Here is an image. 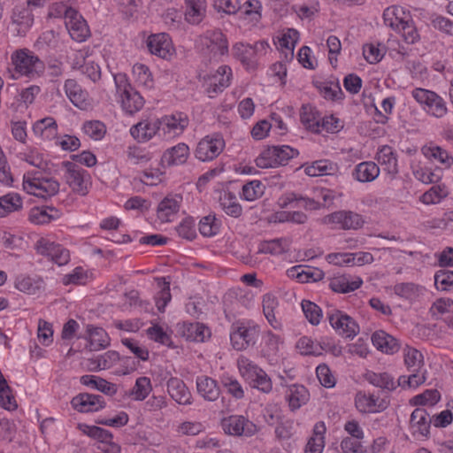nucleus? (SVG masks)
<instances>
[{"mask_svg": "<svg viewBox=\"0 0 453 453\" xmlns=\"http://www.w3.org/2000/svg\"><path fill=\"white\" fill-rule=\"evenodd\" d=\"M170 396L179 404H190L191 393L183 380L171 377L166 383Z\"/></svg>", "mask_w": 453, "mask_h": 453, "instance_id": "nucleus-16", "label": "nucleus"}, {"mask_svg": "<svg viewBox=\"0 0 453 453\" xmlns=\"http://www.w3.org/2000/svg\"><path fill=\"white\" fill-rule=\"evenodd\" d=\"M410 19V14L406 13L403 7L391 6L383 12V19L386 26L395 30H400V27Z\"/></svg>", "mask_w": 453, "mask_h": 453, "instance_id": "nucleus-26", "label": "nucleus"}, {"mask_svg": "<svg viewBox=\"0 0 453 453\" xmlns=\"http://www.w3.org/2000/svg\"><path fill=\"white\" fill-rule=\"evenodd\" d=\"M179 333L188 342H202L210 336L209 328L198 322L183 323L179 328Z\"/></svg>", "mask_w": 453, "mask_h": 453, "instance_id": "nucleus-19", "label": "nucleus"}, {"mask_svg": "<svg viewBox=\"0 0 453 453\" xmlns=\"http://www.w3.org/2000/svg\"><path fill=\"white\" fill-rule=\"evenodd\" d=\"M326 314L330 325L339 334L352 339L359 333L357 323L346 313L333 309L326 311Z\"/></svg>", "mask_w": 453, "mask_h": 453, "instance_id": "nucleus-5", "label": "nucleus"}, {"mask_svg": "<svg viewBox=\"0 0 453 453\" xmlns=\"http://www.w3.org/2000/svg\"><path fill=\"white\" fill-rule=\"evenodd\" d=\"M238 368L242 377L250 384L262 372V369L246 357L238 359Z\"/></svg>", "mask_w": 453, "mask_h": 453, "instance_id": "nucleus-46", "label": "nucleus"}, {"mask_svg": "<svg viewBox=\"0 0 453 453\" xmlns=\"http://www.w3.org/2000/svg\"><path fill=\"white\" fill-rule=\"evenodd\" d=\"M34 23V15L29 7L16 6L12 14V31L19 36H24Z\"/></svg>", "mask_w": 453, "mask_h": 453, "instance_id": "nucleus-12", "label": "nucleus"}, {"mask_svg": "<svg viewBox=\"0 0 453 453\" xmlns=\"http://www.w3.org/2000/svg\"><path fill=\"white\" fill-rule=\"evenodd\" d=\"M151 390L152 385L150 378L142 376L136 379L134 386L127 395L134 401H143Z\"/></svg>", "mask_w": 453, "mask_h": 453, "instance_id": "nucleus-38", "label": "nucleus"}, {"mask_svg": "<svg viewBox=\"0 0 453 453\" xmlns=\"http://www.w3.org/2000/svg\"><path fill=\"white\" fill-rule=\"evenodd\" d=\"M65 90L67 97L76 107L82 108L86 105L87 93L82 90L75 80H66Z\"/></svg>", "mask_w": 453, "mask_h": 453, "instance_id": "nucleus-33", "label": "nucleus"}, {"mask_svg": "<svg viewBox=\"0 0 453 453\" xmlns=\"http://www.w3.org/2000/svg\"><path fill=\"white\" fill-rule=\"evenodd\" d=\"M305 173L309 176H322V175H334L338 172L336 164L326 160L321 159L313 162L311 165L305 167Z\"/></svg>", "mask_w": 453, "mask_h": 453, "instance_id": "nucleus-31", "label": "nucleus"}, {"mask_svg": "<svg viewBox=\"0 0 453 453\" xmlns=\"http://www.w3.org/2000/svg\"><path fill=\"white\" fill-rule=\"evenodd\" d=\"M434 285L438 290L448 291L453 288V271L439 270L434 275Z\"/></svg>", "mask_w": 453, "mask_h": 453, "instance_id": "nucleus-54", "label": "nucleus"}, {"mask_svg": "<svg viewBox=\"0 0 453 453\" xmlns=\"http://www.w3.org/2000/svg\"><path fill=\"white\" fill-rule=\"evenodd\" d=\"M278 306L277 298L272 294H266L263 298V311L267 319L268 322L274 328L279 326V323L276 320L274 311Z\"/></svg>", "mask_w": 453, "mask_h": 453, "instance_id": "nucleus-48", "label": "nucleus"}, {"mask_svg": "<svg viewBox=\"0 0 453 453\" xmlns=\"http://www.w3.org/2000/svg\"><path fill=\"white\" fill-rule=\"evenodd\" d=\"M414 176L425 184L437 183L441 179V169L432 171L427 168H420L414 171Z\"/></svg>", "mask_w": 453, "mask_h": 453, "instance_id": "nucleus-57", "label": "nucleus"}, {"mask_svg": "<svg viewBox=\"0 0 453 453\" xmlns=\"http://www.w3.org/2000/svg\"><path fill=\"white\" fill-rule=\"evenodd\" d=\"M23 188L31 195L47 199L58 193L59 182L52 178L43 177L39 171H34L24 176Z\"/></svg>", "mask_w": 453, "mask_h": 453, "instance_id": "nucleus-1", "label": "nucleus"}, {"mask_svg": "<svg viewBox=\"0 0 453 453\" xmlns=\"http://www.w3.org/2000/svg\"><path fill=\"white\" fill-rule=\"evenodd\" d=\"M297 348L301 349L302 354L319 356L322 354L324 348L319 342H314L311 338L302 337L297 342Z\"/></svg>", "mask_w": 453, "mask_h": 453, "instance_id": "nucleus-55", "label": "nucleus"}, {"mask_svg": "<svg viewBox=\"0 0 453 453\" xmlns=\"http://www.w3.org/2000/svg\"><path fill=\"white\" fill-rule=\"evenodd\" d=\"M206 46L216 56H223L228 52L227 40L221 31H208Z\"/></svg>", "mask_w": 453, "mask_h": 453, "instance_id": "nucleus-23", "label": "nucleus"}, {"mask_svg": "<svg viewBox=\"0 0 453 453\" xmlns=\"http://www.w3.org/2000/svg\"><path fill=\"white\" fill-rule=\"evenodd\" d=\"M189 155V148L185 143H179L167 150L162 156V163H166L167 165H182L184 164Z\"/></svg>", "mask_w": 453, "mask_h": 453, "instance_id": "nucleus-24", "label": "nucleus"}, {"mask_svg": "<svg viewBox=\"0 0 453 453\" xmlns=\"http://www.w3.org/2000/svg\"><path fill=\"white\" fill-rule=\"evenodd\" d=\"M288 250L289 241L288 239L279 238L263 242L258 252L272 255H281Z\"/></svg>", "mask_w": 453, "mask_h": 453, "instance_id": "nucleus-40", "label": "nucleus"}, {"mask_svg": "<svg viewBox=\"0 0 453 453\" xmlns=\"http://www.w3.org/2000/svg\"><path fill=\"white\" fill-rule=\"evenodd\" d=\"M221 383L227 392L236 399L244 397V390L239 381L233 377L224 376L221 379Z\"/></svg>", "mask_w": 453, "mask_h": 453, "instance_id": "nucleus-62", "label": "nucleus"}, {"mask_svg": "<svg viewBox=\"0 0 453 453\" xmlns=\"http://www.w3.org/2000/svg\"><path fill=\"white\" fill-rule=\"evenodd\" d=\"M365 378L369 383L375 387L388 390H394L396 388L394 378L387 372L375 373L369 372L365 373Z\"/></svg>", "mask_w": 453, "mask_h": 453, "instance_id": "nucleus-43", "label": "nucleus"}, {"mask_svg": "<svg viewBox=\"0 0 453 453\" xmlns=\"http://www.w3.org/2000/svg\"><path fill=\"white\" fill-rule=\"evenodd\" d=\"M224 432L234 436H252L257 432V426L242 415H232L221 420Z\"/></svg>", "mask_w": 453, "mask_h": 453, "instance_id": "nucleus-6", "label": "nucleus"}, {"mask_svg": "<svg viewBox=\"0 0 453 453\" xmlns=\"http://www.w3.org/2000/svg\"><path fill=\"white\" fill-rule=\"evenodd\" d=\"M176 230L180 236L188 241H192L196 237L195 220L191 217L184 219Z\"/></svg>", "mask_w": 453, "mask_h": 453, "instance_id": "nucleus-60", "label": "nucleus"}, {"mask_svg": "<svg viewBox=\"0 0 453 453\" xmlns=\"http://www.w3.org/2000/svg\"><path fill=\"white\" fill-rule=\"evenodd\" d=\"M362 282L361 279L349 281L347 277L340 276L331 280L329 287L336 293H349L357 289L361 286Z\"/></svg>", "mask_w": 453, "mask_h": 453, "instance_id": "nucleus-41", "label": "nucleus"}, {"mask_svg": "<svg viewBox=\"0 0 453 453\" xmlns=\"http://www.w3.org/2000/svg\"><path fill=\"white\" fill-rule=\"evenodd\" d=\"M238 368L242 377L250 384L262 372V369L246 357L238 359Z\"/></svg>", "mask_w": 453, "mask_h": 453, "instance_id": "nucleus-45", "label": "nucleus"}, {"mask_svg": "<svg viewBox=\"0 0 453 453\" xmlns=\"http://www.w3.org/2000/svg\"><path fill=\"white\" fill-rule=\"evenodd\" d=\"M84 132L94 140H100L105 134V126L98 120L88 121L83 126Z\"/></svg>", "mask_w": 453, "mask_h": 453, "instance_id": "nucleus-61", "label": "nucleus"}, {"mask_svg": "<svg viewBox=\"0 0 453 453\" xmlns=\"http://www.w3.org/2000/svg\"><path fill=\"white\" fill-rule=\"evenodd\" d=\"M426 106L427 107V112L431 113L435 118H442L448 111L445 101L435 92Z\"/></svg>", "mask_w": 453, "mask_h": 453, "instance_id": "nucleus-53", "label": "nucleus"}, {"mask_svg": "<svg viewBox=\"0 0 453 453\" xmlns=\"http://www.w3.org/2000/svg\"><path fill=\"white\" fill-rule=\"evenodd\" d=\"M147 47L151 54L161 58H168L172 56L173 47L168 35L165 33L152 35L148 37Z\"/></svg>", "mask_w": 453, "mask_h": 453, "instance_id": "nucleus-15", "label": "nucleus"}, {"mask_svg": "<svg viewBox=\"0 0 453 453\" xmlns=\"http://www.w3.org/2000/svg\"><path fill=\"white\" fill-rule=\"evenodd\" d=\"M160 128L159 119L152 122L140 121L130 129L131 135L138 142H147L151 139Z\"/></svg>", "mask_w": 453, "mask_h": 453, "instance_id": "nucleus-21", "label": "nucleus"}, {"mask_svg": "<svg viewBox=\"0 0 453 453\" xmlns=\"http://www.w3.org/2000/svg\"><path fill=\"white\" fill-rule=\"evenodd\" d=\"M62 165L66 170L65 175L66 183L73 192L85 196L88 193L85 180L87 171L73 162L65 161Z\"/></svg>", "mask_w": 453, "mask_h": 453, "instance_id": "nucleus-9", "label": "nucleus"}, {"mask_svg": "<svg viewBox=\"0 0 453 453\" xmlns=\"http://www.w3.org/2000/svg\"><path fill=\"white\" fill-rule=\"evenodd\" d=\"M196 388L198 394L206 401L214 402L220 395V389L215 380L202 375L196 378Z\"/></svg>", "mask_w": 453, "mask_h": 453, "instance_id": "nucleus-18", "label": "nucleus"}, {"mask_svg": "<svg viewBox=\"0 0 453 453\" xmlns=\"http://www.w3.org/2000/svg\"><path fill=\"white\" fill-rule=\"evenodd\" d=\"M117 91L120 93L121 107L127 113L133 115L144 105V99L126 79V75L118 74L114 77Z\"/></svg>", "mask_w": 453, "mask_h": 453, "instance_id": "nucleus-3", "label": "nucleus"}, {"mask_svg": "<svg viewBox=\"0 0 453 453\" xmlns=\"http://www.w3.org/2000/svg\"><path fill=\"white\" fill-rule=\"evenodd\" d=\"M182 197L180 196H165L157 206V217L162 221H169L172 215L180 211Z\"/></svg>", "mask_w": 453, "mask_h": 453, "instance_id": "nucleus-27", "label": "nucleus"}, {"mask_svg": "<svg viewBox=\"0 0 453 453\" xmlns=\"http://www.w3.org/2000/svg\"><path fill=\"white\" fill-rule=\"evenodd\" d=\"M359 440L347 437L342 441L341 448L344 453H369Z\"/></svg>", "mask_w": 453, "mask_h": 453, "instance_id": "nucleus-64", "label": "nucleus"}, {"mask_svg": "<svg viewBox=\"0 0 453 453\" xmlns=\"http://www.w3.org/2000/svg\"><path fill=\"white\" fill-rule=\"evenodd\" d=\"M275 221L278 222H293L296 224H304L307 216L302 211H279L275 213Z\"/></svg>", "mask_w": 453, "mask_h": 453, "instance_id": "nucleus-59", "label": "nucleus"}, {"mask_svg": "<svg viewBox=\"0 0 453 453\" xmlns=\"http://www.w3.org/2000/svg\"><path fill=\"white\" fill-rule=\"evenodd\" d=\"M157 285L161 288L156 297V305L160 312L165 311V308L171 300L170 282L166 281L165 278H157Z\"/></svg>", "mask_w": 453, "mask_h": 453, "instance_id": "nucleus-50", "label": "nucleus"}, {"mask_svg": "<svg viewBox=\"0 0 453 453\" xmlns=\"http://www.w3.org/2000/svg\"><path fill=\"white\" fill-rule=\"evenodd\" d=\"M326 223H335L342 229H359L365 220L362 215L351 211H339L327 215L325 218Z\"/></svg>", "mask_w": 453, "mask_h": 453, "instance_id": "nucleus-13", "label": "nucleus"}, {"mask_svg": "<svg viewBox=\"0 0 453 453\" xmlns=\"http://www.w3.org/2000/svg\"><path fill=\"white\" fill-rule=\"evenodd\" d=\"M15 72L20 75L33 77L44 70L43 62L27 49L16 50L12 56Z\"/></svg>", "mask_w": 453, "mask_h": 453, "instance_id": "nucleus-4", "label": "nucleus"}, {"mask_svg": "<svg viewBox=\"0 0 453 453\" xmlns=\"http://www.w3.org/2000/svg\"><path fill=\"white\" fill-rule=\"evenodd\" d=\"M71 404L79 412L98 411L105 407L104 397L100 395L81 393L75 395Z\"/></svg>", "mask_w": 453, "mask_h": 453, "instance_id": "nucleus-14", "label": "nucleus"}, {"mask_svg": "<svg viewBox=\"0 0 453 453\" xmlns=\"http://www.w3.org/2000/svg\"><path fill=\"white\" fill-rule=\"evenodd\" d=\"M422 154L429 160L441 163L445 168L453 165V157L443 148L430 142L421 148Z\"/></svg>", "mask_w": 453, "mask_h": 453, "instance_id": "nucleus-22", "label": "nucleus"}, {"mask_svg": "<svg viewBox=\"0 0 453 453\" xmlns=\"http://www.w3.org/2000/svg\"><path fill=\"white\" fill-rule=\"evenodd\" d=\"M378 162L385 165V170L389 174H396L398 173L396 156L390 146H383L377 153Z\"/></svg>", "mask_w": 453, "mask_h": 453, "instance_id": "nucleus-35", "label": "nucleus"}, {"mask_svg": "<svg viewBox=\"0 0 453 453\" xmlns=\"http://www.w3.org/2000/svg\"><path fill=\"white\" fill-rule=\"evenodd\" d=\"M224 147L225 142L219 135L206 136L198 142L196 157L203 162L212 160L222 152Z\"/></svg>", "mask_w": 453, "mask_h": 453, "instance_id": "nucleus-10", "label": "nucleus"}, {"mask_svg": "<svg viewBox=\"0 0 453 453\" xmlns=\"http://www.w3.org/2000/svg\"><path fill=\"white\" fill-rule=\"evenodd\" d=\"M301 305L308 321L311 325H319L322 318V309L315 303L309 300H303Z\"/></svg>", "mask_w": 453, "mask_h": 453, "instance_id": "nucleus-51", "label": "nucleus"}, {"mask_svg": "<svg viewBox=\"0 0 453 453\" xmlns=\"http://www.w3.org/2000/svg\"><path fill=\"white\" fill-rule=\"evenodd\" d=\"M65 25L71 37L77 42H84L90 35L88 26L82 16L73 8L65 10Z\"/></svg>", "mask_w": 453, "mask_h": 453, "instance_id": "nucleus-7", "label": "nucleus"}, {"mask_svg": "<svg viewBox=\"0 0 453 453\" xmlns=\"http://www.w3.org/2000/svg\"><path fill=\"white\" fill-rule=\"evenodd\" d=\"M263 185L259 180H252L242 187V196L247 201H253L263 195Z\"/></svg>", "mask_w": 453, "mask_h": 453, "instance_id": "nucleus-63", "label": "nucleus"}, {"mask_svg": "<svg viewBox=\"0 0 453 453\" xmlns=\"http://www.w3.org/2000/svg\"><path fill=\"white\" fill-rule=\"evenodd\" d=\"M219 203L222 210L228 215L234 218H238L242 215V208L237 203L236 197L232 193H225L219 198Z\"/></svg>", "mask_w": 453, "mask_h": 453, "instance_id": "nucleus-44", "label": "nucleus"}, {"mask_svg": "<svg viewBox=\"0 0 453 453\" xmlns=\"http://www.w3.org/2000/svg\"><path fill=\"white\" fill-rule=\"evenodd\" d=\"M160 127L163 126L164 130L179 134L186 128L188 124V118L182 113H176L169 116H165L159 119Z\"/></svg>", "mask_w": 453, "mask_h": 453, "instance_id": "nucleus-28", "label": "nucleus"}, {"mask_svg": "<svg viewBox=\"0 0 453 453\" xmlns=\"http://www.w3.org/2000/svg\"><path fill=\"white\" fill-rule=\"evenodd\" d=\"M258 330L256 326H246L235 323L231 326L230 340L233 347L237 350H242L255 343Z\"/></svg>", "mask_w": 453, "mask_h": 453, "instance_id": "nucleus-8", "label": "nucleus"}, {"mask_svg": "<svg viewBox=\"0 0 453 453\" xmlns=\"http://www.w3.org/2000/svg\"><path fill=\"white\" fill-rule=\"evenodd\" d=\"M230 72L231 69L227 66L219 67L218 73L220 77L219 80L214 77L215 81L210 83V89L214 93H218L219 91H222L225 88L228 87L230 83Z\"/></svg>", "mask_w": 453, "mask_h": 453, "instance_id": "nucleus-56", "label": "nucleus"}, {"mask_svg": "<svg viewBox=\"0 0 453 453\" xmlns=\"http://www.w3.org/2000/svg\"><path fill=\"white\" fill-rule=\"evenodd\" d=\"M281 207H286L294 203L303 202V207L306 210H317L319 208V203L314 199L305 198L296 193H288L282 199Z\"/></svg>", "mask_w": 453, "mask_h": 453, "instance_id": "nucleus-52", "label": "nucleus"}, {"mask_svg": "<svg viewBox=\"0 0 453 453\" xmlns=\"http://www.w3.org/2000/svg\"><path fill=\"white\" fill-rule=\"evenodd\" d=\"M185 19L190 24H199L206 13V0H185Z\"/></svg>", "mask_w": 453, "mask_h": 453, "instance_id": "nucleus-25", "label": "nucleus"}, {"mask_svg": "<svg viewBox=\"0 0 453 453\" xmlns=\"http://www.w3.org/2000/svg\"><path fill=\"white\" fill-rule=\"evenodd\" d=\"M87 332L89 336V350L96 351L110 345V338L102 327L88 326Z\"/></svg>", "mask_w": 453, "mask_h": 453, "instance_id": "nucleus-30", "label": "nucleus"}, {"mask_svg": "<svg viewBox=\"0 0 453 453\" xmlns=\"http://www.w3.org/2000/svg\"><path fill=\"white\" fill-rule=\"evenodd\" d=\"M220 224L215 215L203 217L199 222V232L202 235L211 237L218 234Z\"/></svg>", "mask_w": 453, "mask_h": 453, "instance_id": "nucleus-49", "label": "nucleus"}, {"mask_svg": "<svg viewBox=\"0 0 453 453\" xmlns=\"http://www.w3.org/2000/svg\"><path fill=\"white\" fill-rule=\"evenodd\" d=\"M372 342L377 349L387 354H394L400 349L398 341L382 330L372 334Z\"/></svg>", "mask_w": 453, "mask_h": 453, "instance_id": "nucleus-20", "label": "nucleus"}, {"mask_svg": "<svg viewBox=\"0 0 453 453\" xmlns=\"http://www.w3.org/2000/svg\"><path fill=\"white\" fill-rule=\"evenodd\" d=\"M309 392L303 385H292L288 388L287 399L292 411L299 409L309 400Z\"/></svg>", "mask_w": 453, "mask_h": 453, "instance_id": "nucleus-32", "label": "nucleus"}, {"mask_svg": "<svg viewBox=\"0 0 453 453\" xmlns=\"http://www.w3.org/2000/svg\"><path fill=\"white\" fill-rule=\"evenodd\" d=\"M298 154V150L287 145L269 146L259 154L255 162L259 168H274L286 165Z\"/></svg>", "mask_w": 453, "mask_h": 453, "instance_id": "nucleus-2", "label": "nucleus"}, {"mask_svg": "<svg viewBox=\"0 0 453 453\" xmlns=\"http://www.w3.org/2000/svg\"><path fill=\"white\" fill-rule=\"evenodd\" d=\"M79 429L88 436L98 440L100 442L104 444V448H107L112 440V434L110 431L104 429L96 426H88L86 424H79Z\"/></svg>", "mask_w": 453, "mask_h": 453, "instance_id": "nucleus-36", "label": "nucleus"}, {"mask_svg": "<svg viewBox=\"0 0 453 453\" xmlns=\"http://www.w3.org/2000/svg\"><path fill=\"white\" fill-rule=\"evenodd\" d=\"M441 395L436 389L426 390L424 393L414 396L411 402L415 405H426L430 404L434 406L439 402Z\"/></svg>", "mask_w": 453, "mask_h": 453, "instance_id": "nucleus-58", "label": "nucleus"}, {"mask_svg": "<svg viewBox=\"0 0 453 453\" xmlns=\"http://www.w3.org/2000/svg\"><path fill=\"white\" fill-rule=\"evenodd\" d=\"M37 253L50 257L58 265H64L69 261V251L59 244L41 238L35 244Z\"/></svg>", "mask_w": 453, "mask_h": 453, "instance_id": "nucleus-11", "label": "nucleus"}, {"mask_svg": "<svg viewBox=\"0 0 453 453\" xmlns=\"http://www.w3.org/2000/svg\"><path fill=\"white\" fill-rule=\"evenodd\" d=\"M301 122L309 129L318 132L320 118L318 111L310 104L303 105L300 112Z\"/></svg>", "mask_w": 453, "mask_h": 453, "instance_id": "nucleus-39", "label": "nucleus"}, {"mask_svg": "<svg viewBox=\"0 0 453 453\" xmlns=\"http://www.w3.org/2000/svg\"><path fill=\"white\" fill-rule=\"evenodd\" d=\"M81 383L88 387H92L108 395H113L117 393L116 384L111 383L101 377L83 375L81 377Z\"/></svg>", "mask_w": 453, "mask_h": 453, "instance_id": "nucleus-29", "label": "nucleus"}, {"mask_svg": "<svg viewBox=\"0 0 453 453\" xmlns=\"http://www.w3.org/2000/svg\"><path fill=\"white\" fill-rule=\"evenodd\" d=\"M133 75L134 82L145 88H151L154 85L151 73L149 67L143 64H135L133 66Z\"/></svg>", "mask_w": 453, "mask_h": 453, "instance_id": "nucleus-42", "label": "nucleus"}, {"mask_svg": "<svg viewBox=\"0 0 453 453\" xmlns=\"http://www.w3.org/2000/svg\"><path fill=\"white\" fill-rule=\"evenodd\" d=\"M431 423L432 418L426 409L417 408L412 411L410 425L414 433H418L422 436H428Z\"/></svg>", "mask_w": 453, "mask_h": 453, "instance_id": "nucleus-17", "label": "nucleus"}, {"mask_svg": "<svg viewBox=\"0 0 453 453\" xmlns=\"http://www.w3.org/2000/svg\"><path fill=\"white\" fill-rule=\"evenodd\" d=\"M404 363L410 372H419L424 365V357L420 351L413 348L404 349Z\"/></svg>", "mask_w": 453, "mask_h": 453, "instance_id": "nucleus-47", "label": "nucleus"}, {"mask_svg": "<svg viewBox=\"0 0 453 453\" xmlns=\"http://www.w3.org/2000/svg\"><path fill=\"white\" fill-rule=\"evenodd\" d=\"M379 174L380 168L373 162H362L356 166L354 171L355 178L360 182L372 181Z\"/></svg>", "mask_w": 453, "mask_h": 453, "instance_id": "nucleus-34", "label": "nucleus"}, {"mask_svg": "<svg viewBox=\"0 0 453 453\" xmlns=\"http://www.w3.org/2000/svg\"><path fill=\"white\" fill-rule=\"evenodd\" d=\"M22 200L19 195L10 193L0 197V217H6L9 213L18 211L22 208Z\"/></svg>", "mask_w": 453, "mask_h": 453, "instance_id": "nucleus-37", "label": "nucleus"}]
</instances>
